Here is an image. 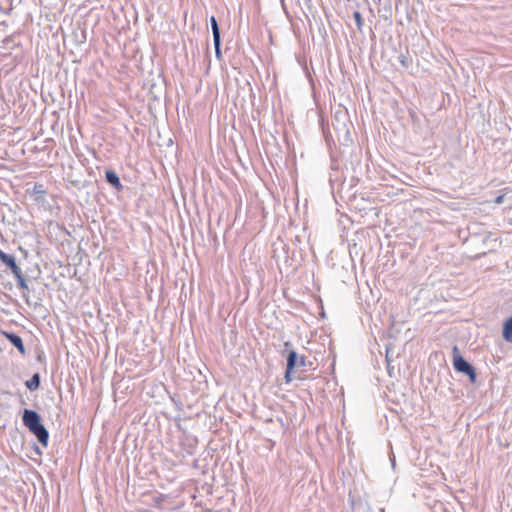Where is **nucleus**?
<instances>
[{"instance_id": "nucleus-1", "label": "nucleus", "mask_w": 512, "mask_h": 512, "mask_svg": "<svg viewBox=\"0 0 512 512\" xmlns=\"http://www.w3.org/2000/svg\"><path fill=\"white\" fill-rule=\"evenodd\" d=\"M24 425L33 433L43 446H47L49 434L40 422V416L33 410H25L23 414Z\"/></svg>"}, {"instance_id": "nucleus-2", "label": "nucleus", "mask_w": 512, "mask_h": 512, "mask_svg": "<svg viewBox=\"0 0 512 512\" xmlns=\"http://www.w3.org/2000/svg\"><path fill=\"white\" fill-rule=\"evenodd\" d=\"M453 366L456 371L466 374L472 384L476 382L475 369L461 356L457 346L453 347Z\"/></svg>"}, {"instance_id": "nucleus-3", "label": "nucleus", "mask_w": 512, "mask_h": 512, "mask_svg": "<svg viewBox=\"0 0 512 512\" xmlns=\"http://www.w3.org/2000/svg\"><path fill=\"white\" fill-rule=\"evenodd\" d=\"M297 359H298V356L295 351H291L288 354L287 367H286V372H285V377H284L286 383H289L292 381L291 375H292L294 368L297 366Z\"/></svg>"}, {"instance_id": "nucleus-4", "label": "nucleus", "mask_w": 512, "mask_h": 512, "mask_svg": "<svg viewBox=\"0 0 512 512\" xmlns=\"http://www.w3.org/2000/svg\"><path fill=\"white\" fill-rule=\"evenodd\" d=\"M0 260L6 266H8L13 274L18 273L21 268L17 265L15 261V257L13 255H9L4 251L0 250Z\"/></svg>"}, {"instance_id": "nucleus-5", "label": "nucleus", "mask_w": 512, "mask_h": 512, "mask_svg": "<svg viewBox=\"0 0 512 512\" xmlns=\"http://www.w3.org/2000/svg\"><path fill=\"white\" fill-rule=\"evenodd\" d=\"M3 335L18 349L22 355L26 353L25 346L20 336L8 332H3Z\"/></svg>"}, {"instance_id": "nucleus-6", "label": "nucleus", "mask_w": 512, "mask_h": 512, "mask_svg": "<svg viewBox=\"0 0 512 512\" xmlns=\"http://www.w3.org/2000/svg\"><path fill=\"white\" fill-rule=\"evenodd\" d=\"M210 22H211V27H212V32H213L215 51H216V54L219 55L220 54V32H219L217 21L214 16L211 17Z\"/></svg>"}, {"instance_id": "nucleus-7", "label": "nucleus", "mask_w": 512, "mask_h": 512, "mask_svg": "<svg viewBox=\"0 0 512 512\" xmlns=\"http://www.w3.org/2000/svg\"><path fill=\"white\" fill-rule=\"evenodd\" d=\"M105 178H106V181L110 185H112L115 189H117V190L122 189V184L120 182V179L114 171H112V170L106 171Z\"/></svg>"}, {"instance_id": "nucleus-8", "label": "nucleus", "mask_w": 512, "mask_h": 512, "mask_svg": "<svg viewBox=\"0 0 512 512\" xmlns=\"http://www.w3.org/2000/svg\"><path fill=\"white\" fill-rule=\"evenodd\" d=\"M502 336L507 342H512V316L504 323Z\"/></svg>"}, {"instance_id": "nucleus-9", "label": "nucleus", "mask_w": 512, "mask_h": 512, "mask_svg": "<svg viewBox=\"0 0 512 512\" xmlns=\"http://www.w3.org/2000/svg\"><path fill=\"white\" fill-rule=\"evenodd\" d=\"M25 385L31 391L37 390L40 386V375L34 374L31 379L26 381Z\"/></svg>"}, {"instance_id": "nucleus-10", "label": "nucleus", "mask_w": 512, "mask_h": 512, "mask_svg": "<svg viewBox=\"0 0 512 512\" xmlns=\"http://www.w3.org/2000/svg\"><path fill=\"white\" fill-rule=\"evenodd\" d=\"M13 275H14V277L17 280L18 287L21 288V289H26L27 288V283H26V280H25L24 275L22 273V270H20L18 273H15Z\"/></svg>"}, {"instance_id": "nucleus-11", "label": "nucleus", "mask_w": 512, "mask_h": 512, "mask_svg": "<svg viewBox=\"0 0 512 512\" xmlns=\"http://www.w3.org/2000/svg\"><path fill=\"white\" fill-rule=\"evenodd\" d=\"M353 17L355 19V22L357 24V28L359 30L362 29V26H363V18H362V15L359 11H355L354 14H353Z\"/></svg>"}, {"instance_id": "nucleus-12", "label": "nucleus", "mask_w": 512, "mask_h": 512, "mask_svg": "<svg viewBox=\"0 0 512 512\" xmlns=\"http://www.w3.org/2000/svg\"><path fill=\"white\" fill-rule=\"evenodd\" d=\"M297 365L304 366L305 365V357L301 356L299 360L297 359Z\"/></svg>"}, {"instance_id": "nucleus-13", "label": "nucleus", "mask_w": 512, "mask_h": 512, "mask_svg": "<svg viewBox=\"0 0 512 512\" xmlns=\"http://www.w3.org/2000/svg\"><path fill=\"white\" fill-rule=\"evenodd\" d=\"M503 201H504V195H499V196L495 199V203H496V204H501Z\"/></svg>"}, {"instance_id": "nucleus-14", "label": "nucleus", "mask_w": 512, "mask_h": 512, "mask_svg": "<svg viewBox=\"0 0 512 512\" xmlns=\"http://www.w3.org/2000/svg\"><path fill=\"white\" fill-rule=\"evenodd\" d=\"M37 188H42V185H38V184H36V185H35V187H34V189L36 190Z\"/></svg>"}]
</instances>
